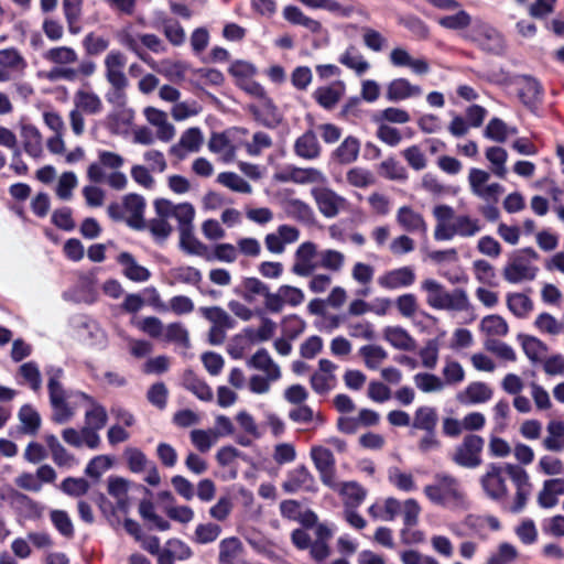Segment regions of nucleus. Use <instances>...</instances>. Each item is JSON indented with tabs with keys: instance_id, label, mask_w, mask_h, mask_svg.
Masks as SVG:
<instances>
[{
	"instance_id": "55",
	"label": "nucleus",
	"mask_w": 564,
	"mask_h": 564,
	"mask_svg": "<svg viewBox=\"0 0 564 564\" xmlns=\"http://www.w3.org/2000/svg\"><path fill=\"white\" fill-rule=\"evenodd\" d=\"M518 133L517 128L508 127L501 119L492 118L485 131L484 135L495 142H505L509 135H514Z\"/></svg>"
},
{
	"instance_id": "64",
	"label": "nucleus",
	"mask_w": 564,
	"mask_h": 564,
	"mask_svg": "<svg viewBox=\"0 0 564 564\" xmlns=\"http://www.w3.org/2000/svg\"><path fill=\"white\" fill-rule=\"evenodd\" d=\"M519 556L518 550L510 543H500L497 551L490 554L485 564H511Z\"/></svg>"
},
{
	"instance_id": "19",
	"label": "nucleus",
	"mask_w": 564,
	"mask_h": 564,
	"mask_svg": "<svg viewBox=\"0 0 564 564\" xmlns=\"http://www.w3.org/2000/svg\"><path fill=\"white\" fill-rule=\"evenodd\" d=\"M305 300L304 292L295 286L283 284L280 285L275 292L271 293L270 302L268 303V312L281 313L285 305L296 307Z\"/></svg>"
},
{
	"instance_id": "17",
	"label": "nucleus",
	"mask_w": 564,
	"mask_h": 564,
	"mask_svg": "<svg viewBox=\"0 0 564 564\" xmlns=\"http://www.w3.org/2000/svg\"><path fill=\"white\" fill-rule=\"evenodd\" d=\"M127 58L120 51H110L104 61L105 77L107 82L118 91L128 87V78L123 72Z\"/></svg>"
},
{
	"instance_id": "33",
	"label": "nucleus",
	"mask_w": 564,
	"mask_h": 564,
	"mask_svg": "<svg viewBox=\"0 0 564 564\" xmlns=\"http://www.w3.org/2000/svg\"><path fill=\"white\" fill-rule=\"evenodd\" d=\"M395 220L399 226L408 232L425 235L427 231V225L422 214L410 206H401L397 210Z\"/></svg>"
},
{
	"instance_id": "22",
	"label": "nucleus",
	"mask_w": 564,
	"mask_h": 564,
	"mask_svg": "<svg viewBox=\"0 0 564 564\" xmlns=\"http://www.w3.org/2000/svg\"><path fill=\"white\" fill-rule=\"evenodd\" d=\"M282 488L288 494H295L301 490L314 492L317 490V484L307 467L301 465L288 473L286 479L282 484Z\"/></svg>"
},
{
	"instance_id": "10",
	"label": "nucleus",
	"mask_w": 564,
	"mask_h": 564,
	"mask_svg": "<svg viewBox=\"0 0 564 564\" xmlns=\"http://www.w3.org/2000/svg\"><path fill=\"white\" fill-rule=\"evenodd\" d=\"M484 447V438L469 434L455 448L452 459L453 462L465 468H476L481 464V451Z\"/></svg>"
},
{
	"instance_id": "21",
	"label": "nucleus",
	"mask_w": 564,
	"mask_h": 564,
	"mask_svg": "<svg viewBox=\"0 0 564 564\" xmlns=\"http://www.w3.org/2000/svg\"><path fill=\"white\" fill-rule=\"evenodd\" d=\"M416 275L414 269L404 265L383 272L377 280L378 285L383 290H399L413 285Z\"/></svg>"
},
{
	"instance_id": "25",
	"label": "nucleus",
	"mask_w": 564,
	"mask_h": 564,
	"mask_svg": "<svg viewBox=\"0 0 564 564\" xmlns=\"http://www.w3.org/2000/svg\"><path fill=\"white\" fill-rule=\"evenodd\" d=\"M143 116L155 128V135L163 142H170L175 135V127L169 121L167 113L155 107H145Z\"/></svg>"
},
{
	"instance_id": "59",
	"label": "nucleus",
	"mask_w": 564,
	"mask_h": 564,
	"mask_svg": "<svg viewBox=\"0 0 564 564\" xmlns=\"http://www.w3.org/2000/svg\"><path fill=\"white\" fill-rule=\"evenodd\" d=\"M507 306L516 316L525 317L533 310V302L524 293L516 292L507 295Z\"/></svg>"
},
{
	"instance_id": "45",
	"label": "nucleus",
	"mask_w": 564,
	"mask_h": 564,
	"mask_svg": "<svg viewBox=\"0 0 564 564\" xmlns=\"http://www.w3.org/2000/svg\"><path fill=\"white\" fill-rule=\"evenodd\" d=\"M44 441L51 452L53 462L58 467L69 468L75 465V457L58 441L54 434H45Z\"/></svg>"
},
{
	"instance_id": "60",
	"label": "nucleus",
	"mask_w": 564,
	"mask_h": 564,
	"mask_svg": "<svg viewBox=\"0 0 564 564\" xmlns=\"http://www.w3.org/2000/svg\"><path fill=\"white\" fill-rule=\"evenodd\" d=\"M437 413L434 408L420 406L414 414L413 427L433 432L437 425Z\"/></svg>"
},
{
	"instance_id": "62",
	"label": "nucleus",
	"mask_w": 564,
	"mask_h": 564,
	"mask_svg": "<svg viewBox=\"0 0 564 564\" xmlns=\"http://www.w3.org/2000/svg\"><path fill=\"white\" fill-rule=\"evenodd\" d=\"M480 330L488 336H506L509 332V326L506 319L499 315H488L480 322Z\"/></svg>"
},
{
	"instance_id": "15",
	"label": "nucleus",
	"mask_w": 564,
	"mask_h": 564,
	"mask_svg": "<svg viewBox=\"0 0 564 564\" xmlns=\"http://www.w3.org/2000/svg\"><path fill=\"white\" fill-rule=\"evenodd\" d=\"M506 474L510 477L517 492L512 505L509 507L510 511L518 513L525 507L531 491V484L528 473L519 465L505 464Z\"/></svg>"
},
{
	"instance_id": "7",
	"label": "nucleus",
	"mask_w": 564,
	"mask_h": 564,
	"mask_svg": "<svg viewBox=\"0 0 564 564\" xmlns=\"http://www.w3.org/2000/svg\"><path fill=\"white\" fill-rule=\"evenodd\" d=\"M538 259L539 254L532 248L513 251L502 268V278L511 284L533 281L539 272Z\"/></svg>"
},
{
	"instance_id": "14",
	"label": "nucleus",
	"mask_w": 564,
	"mask_h": 564,
	"mask_svg": "<svg viewBox=\"0 0 564 564\" xmlns=\"http://www.w3.org/2000/svg\"><path fill=\"white\" fill-rule=\"evenodd\" d=\"M310 457L319 474L322 482L329 488H336V462L332 451L323 445H314L311 447Z\"/></svg>"
},
{
	"instance_id": "23",
	"label": "nucleus",
	"mask_w": 564,
	"mask_h": 564,
	"mask_svg": "<svg viewBox=\"0 0 564 564\" xmlns=\"http://www.w3.org/2000/svg\"><path fill=\"white\" fill-rule=\"evenodd\" d=\"M238 130H229L223 133H213L208 141L210 152L217 154L224 162H231L236 156V134Z\"/></svg>"
},
{
	"instance_id": "57",
	"label": "nucleus",
	"mask_w": 564,
	"mask_h": 564,
	"mask_svg": "<svg viewBox=\"0 0 564 564\" xmlns=\"http://www.w3.org/2000/svg\"><path fill=\"white\" fill-rule=\"evenodd\" d=\"M220 433L216 430H193L191 441L202 453H207L218 441Z\"/></svg>"
},
{
	"instance_id": "46",
	"label": "nucleus",
	"mask_w": 564,
	"mask_h": 564,
	"mask_svg": "<svg viewBox=\"0 0 564 564\" xmlns=\"http://www.w3.org/2000/svg\"><path fill=\"white\" fill-rule=\"evenodd\" d=\"M118 262L123 268V274L131 281L144 282L150 278V271L140 265L129 252H122L118 256Z\"/></svg>"
},
{
	"instance_id": "37",
	"label": "nucleus",
	"mask_w": 564,
	"mask_h": 564,
	"mask_svg": "<svg viewBox=\"0 0 564 564\" xmlns=\"http://www.w3.org/2000/svg\"><path fill=\"white\" fill-rule=\"evenodd\" d=\"M282 15L289 23L303 26L313 34H319L323 31V25L319 21L306 15L303 10L296 6L290 4L284 7Z\"/></svg>"
},
{
	"instance_id": "61",
	"label": "nucleus",
	"mask_w": 564,
	"mask_h": 564,
	"mask_svg": "<svg viewBox=\"0 0 564 564\" xmlns=\"http://www.w3.org/2000/svg\"><path fill=\"white\" fill-rule=\"evenodd\" d=\"M221 528L216 523H199L195 528L192 541L197 544H209L215 542L219 538Z\"/></svg>"
},
{
	"instance_id": "13",
	"label": "nucleus",
	"mask_w": 564,
	"mask_h": 564,
	"mask_svg": "<svg viewBox=\"0 0 564 564\" xmlns=\"http://www.w3.org/2000/svg\"><path fill=\"white\" fill-rule=\"evenodd\" d=\"M154 208L158 215L175 218L178 223V231L193 228L195 208L191 203L174 204L162 198L155 200Z\"/></svg>"
},
{
	"instance_id": "54",
	"label": "nucleus",
	"mask_w": 564,
	"mask_h": 564,
	"mask_svg": "<svg viewBox=\"0 0 564 564\" xmlns=\"http://www.w3.org/2000/svg\"><path fill=\"white\" fill-rule=\"evenodd\" d=\"M359 355L368 369L377 370L388 358V351L375 344L360 347Z\"/></svg>"
},
{
	"instance_id": "50",
	"label": "nucleus",
	"mask_w": 564,
	"mask_h": 564,
	"mask_svg": "<svg viewBox=\"0 0 564 564\" xmlns=\"http://www.w3.org/2000/svg\"><path fill=\"white\" fill-rule=\"evenodd\" d=\"M295 153L306 160H314L321 153V147L316 135L312 131L301 135L294 144Z\"/></svg>"
},
{
	"instance_id": "51",
	"label": "nucleus",
	"mask_w": 564,
	"mask_h": 564,
	"mask_svg": "<svg viewBox=\"0 0 564 564\" xmlns=\"http://www.w3.org/2000/svg\"><path fill=\"white\" fill-rule=\"evenodd\" d=\"M547 435L542 442L543 447L550 452H562V441L564 438V422L561 420H551L546 425Z\"/></svg>"
},
{
	"instance_id": "3",
	"label": "nucleus",
	"mask_w": 564,
	"mask_h": 564,
	"mask_svg": "<svg viewBox=\"0 0 564 564\" xmlns=\"http://www.w3.org/2000/svg\"><path fill=\"white\" fill-rule=\"evenodd\" d=\"M423 492L432 503L449 510H466L469 507L459 480L449 474H436L434 481L426 485Z\"/></svg>"
},
{
	"instance_id": "2",
	"label": "nucleus",
	"mask_w": 564,
	"mask_h": 564,
	"mask_svg": "<svg viewBox=\"0 0 564 564\" xmlns=\"http://www.w3.org/2000/svg\"><path fill=\"white\" fill-rule=\"evenodd\" d=\"M436 220L434 239L448 241L454 237L473 238L481 232L482 224L477 217L468 214H456L452 206L441 204L433 208Z\"/></svg>"
},
{
	"instance_id": "53",
	"label": "nucleus",
	"mask_w": 564,
	"mask_h": 564,
	"mask_svg": "<svg viewBox=\"0 0 564 564\" xmlns=\"http://www.w3.org/2000/svg\"><path fill=\"white\" fill-rule=\"evenodd\" d=\"M485 156L490 163V169L494 175L499 178H505L508 173L506 166L508 160L507 151L501 147H489L485 151Z\"/></svg>"
},
{
	"instance_id": "43",
	"label": "nucleus",
	"mask_w": 564,
	"mask_h": 564,
	"mask_svg": "<svg viewBox=\"0 0 564 564\" xmlns=\"http://www.w3.org/2000/svg\"><path fill=\"white\" fill-rule=\"evenodd\" d=\"M43 57L46 62L53 64L52 68L73 67L77 63L78 54L69 46H55L47 50Z\"/></svg>"
},
{
	"instance_id": "11",
	"label": "nucleus",
	"mask_w": 564,
	"mask_h": 564,
	"mask_svg": "<svg viewBox=\"0 0 564 564\" xmlns=\"http://www.w3.org/2000/svg\"><path fill=\"white\" fill-rule=\"evenodd\" d=\"M324 185L325 184L312 187L311 195L318 212L326 218H334L345 209L347 200L345 197Z\"/></svg>"
},
{
	"instance_id": "6",
	"label": "nucleus",
	"mask_w": 564,
	"mask_h": 564,
	"mask_svg": "<svg viewBox=\"0 0 564 564\" xmlns=\"http://www.w3.org/2000/svg\"><path fill=\"white\" fill-rule=\"evenodd\" d=\"M247 367L259 371L249 378L248 387L252 393L265 394L271 384L282 377L281 367L273 360L267 349H258L248 360Z\"/></svg>"
},
{
	"instance_id": "1",
	"label": "nucleus",
	"mask_w": 564,
	"mask_h": 564,
	"mask_svg": "<svg viewBox=\"0 0 564 564\" xmlns=\"http://www.w3.org/2000/svg\"><path fill=\"white\" fill-rule=\"evenodd\" d=\"M46 373L48 376L47 386L50 401L53 406V420L56 423L64 424L68 422L75 414V408L85 403L88 405L85 412V424L98 431L105 427L108 415L104 406L83 392H66L59 382L63 375L61 368L50 367Z\"/></svg>"
},
{
	"instance_id": "36",
	"label": "nucleus",
	"mask_w": 564,
	"mask_h": 564,
	"mask_svg": "<svg viewBox=\"0 0 564 564\" xmlns=\"http://www.w3.org/2000/svg\"><path fill=\"white\" fill-rule=\"evenodd\" d=\"M382 337L393 348L399 350L412 351L416 347L415 339L410 335V333L405 328L401 326L384 327L382 329Z\"/></svg>"
},
{
	"instance_id": "28",
	"label": "nucleus",
	"mask_w": 564,
	"mask_h": 564,
	"mask_svg": "<svg viewBox=\"0 0 564 564\" xmlns=\"http://www.w3.org/2000/svg\"><path fill=\"white\" fill-rule=\"evenodd\" d=\"M389 61L394 67H409L416 75L430 72V64L424 57L415 58L401 46L391 50Z\"/></svg>"
},
{
	"instance_id": "35",
	"label": "nucleus",
	"mask_w": 564,
	"mask_h": 564,
	"mask_svg": "<svg viewBox=\"0 0 564 564\" xmlns=\"http://www.w3.org/2000/svg\"><path fill=\"white\" fill-rule=\"evenodd\" d=\"M421 94V87L411 84L406 78H395L391 80L386 90L387 99L392 102L419 97Z\"/></svg>"
},
{
	"instance_id": "56",
	"label": "nucleus",
	"mask_w": 564,
	"mask_h": 564,
	"mask_svg": "<svg viewBox=\"0 0 564 564\" xmlns=\"http://www.w3.org/2000/svg\"><path fill=\"white\" fill-rule=\"evenodd\" d=\"M217 182L227 187L228 189L240 193L251 194L252 186L243 180L240 175L234 172H221L217 175Z\"/></svg>"
},
{
	"instance_id": "58",
	"label": "nucleus",
	"mask_w": 564,
	"mask_h": 564,
	"mask_svg": "<svg viewBox=\"0 0 564 564\" xmlns=\"http://www.w3.org/2000/svg\"><path fill=\"white\" fill-rule=\"evenodd\" d=\"M521 346L527 357L532 361L542 360L547 352V346L534 336L524 335L520 337Z\"/></svg>"
},
{
	"instance_id": "9",
	"label": "nucleus",
	"mask_w": 564,
	"mask_h": 564,
	"mask_svg": "<svg viewBox=\"0 0 564 564\" xmlns=\"http://www.w3.org/2000/svg\"><path fill=\"white\" fill-rule=\"evenodd\" d=\"M489 172L471 167L468 172V184L473 195L485 202L497 203L503 193V187L499 183H489Z\"/></svg>"
},
{
	"instance_id": "24",
	"label": "nucleus",
	"mask_w": 564,
	"mask_h": 564,
	"mask_svg": "<svg viewBox=\"0 0 564 564\" xmlns=\"http://www.w3.org/2000/svg\"><path fill=\"white\" fill-rule=\"evenodd\" d=\"M505 465H489L486 474L481 477V486L485 492L492 499L498 500L507 495V484L503 478Z\"/></svg>"
},
{
	"instance_id": "63",
	"label": "nucleus",
	"mask_w": 564,
	"mask_h": 564,
	"mask_svg": "<svg viewBox=\"0 0 564 564\" xmlns=\"http://www.w3.org/2000/svg\"><path fill=\"white\" fill-rule=\"evenodd\" d=\"M359 150V141L354 137H348L336 149L335 156L340 163L348 164L357 160Z\"/></svg>"
},
{
	"instance_id": "31",
	"label": "nucleus",
	"mask_w": 564,
	"mask_h": 564,
	"mask_svg": "<svg viewBox=\"0 0 564 564\" xmlns=\"http://www.w3.org/2000/svg\"><path fill=\"white\" fill-rule=\"evenodd\" d=\"M74 108L86 115H99L104 109L101 98L93 91L87 85L77 89L74 94Z\"/></svg>"
},
{
	"instance_id": "47",
	"label": "nucleus",
	"mask_w": 564,
	"mask_h": 564,
	"mask_svg": "<svg viewBox=\"0 0 564 564\" xmlns=\"http://www.w3.org/2000/svg\"><path fill=\"white\" fill-rule=\"evenodd\" d=\"M18 419L20 422V431L26 435H36L41 424L42 419L40 413L30 404H24L21 406L18 413Z\"/></svg>"
},
{
	"instance_id": "38",
	"label": "nucleus",
	"mask_w": 564,
	"mask_h": 564,
	"mask_svg": "<svg viewBox=\"0 0 564 564\" xmlns=\"http://www.w3.org/2000/svg\"><path fill=\"white\" fill-rule=\"evenodd\" d=\"M564 495V478H550L544 480L538 495V503L542 508H553L558 502V496Z\"/></svg>"
},
{
	"instance_id": "18",
	"label": "nucleus",
	"mask_w": 564,
	"mask_h": 564,
	"mask_svg": "<svg viewBox=\"0 0 564 564\" xmlns=\"http://www.w3.org/2000/svg\"><path fill=\"white\" fill-rule=\"evenodd\" d=\"M124 164V159L112 151L99 150L98 161L93 162L87 169V176L95 183L104 182L106 178L105 170L112 172L120 170Z\"/></svg>"
},
{
	"instance_id": "16",
	"label": "nucleus",
	"mask_w": 564,
	"mask_h": 564,
	"mask_svg": "<svg viewBox=\"0 0 564 564\" xmlns=\"http://www.w3.org/2000/svg\"><path fill=\"white\" fill-rule=\"evenodd\" d=\"M28 62L15 47L0 50V84L10 82L14 76H23Z\"/></svg>"
},
{
	"instance_id": "48",
	"label": "nucleus",
	"mask_w": 564,
	"mask_h": 564,
	"mask_svg": "<svg viewBox=\"0 0 564 564\" xmlns=\"http://www.w3.org/2000/svg\"><path fill=\"white\" fill-rule=\"evenodd\" d=\"M129 489L130 481L122 477H110L108 479V494L116 500L117 508L123 512L129 508Z\"/></svg>"
},
{
	"instance_id": "30",
	"label": "nucleus",
	"mask_w": 564,
	"mask_h": 564,
	"mask_svg": "<svg viewBox=\"0 0 564 564\" xmlns=\"http://www.w3.org/2000/svg\"><path fill=\"white\" fill-rule=\"evenodd\" d=\"M336 365L328 359H321L318 370L311 377V387L317 393H325L335 386Z\"/></svg>"
},
{
	"instance_id": "42",
	"label": "nucleus",
	"mask_w": 564,
	"mask_h": 564,
	"mask_svg": "<svg viewBox=\"0 0 564 564\" xmlns=\"http://www.w3.org/2000/svg\"><path fill=\"white\" fill-rule=\"evenodd\" d=\"M243 545L238 538H226L219 543V564H240Z\"/></svg>"
},
{
	"instance_id": "20",
	"label": "nucleus",
	"mask_w": 564,
	"mask_h": 564,
	"mask_svg": "<svg viewBox=\"0 0 564 564\" xmlns=\"http://www.w3.org/2000/svg\"><path fill=\"white\" fill-rule=\"evenodd\" d=\"M317 246L312 241L302 242L294 253L292 272L300 276L312 275L318 268L315 258L318 256Z\"/></svg>"
},
{
	"instance_id": "4",
	"label": "nucleus",
	"mask_w": 564,
	"mask_h": 564,
	"mask_svg": "<svg viewBox=\"0 0 564 564\" xmlns=\"http://www.w3.org/2000/svg\"><path fill=\"white\" fill-rule=\"evenodd\" d=\"M116 39L119 44L133 52L151 68H155V61L144 52L143 47L154 54H164L167 52V45L161 37L152 33H140L133 24H127L118 30L116 32Z\"/></svg>"
},
{
	"instance_id": "52",
	"label": "nucleus",
	"mask_w": 564,
	"mask_h": 564,
	"mask_svg": "<svg viewBox=\"0 0 564 564\" xmlns=\"http://www.w3.org/2000/svg\"><path fill=\"white\" fill-rule=\"evenodd\" d=\"M180 248L192 256L206 258L208 246L198 240L194 234L193 228L180 231Z\"/></svg>"
},
{
	"instance_id": "39",
	"label": "nucleus",
	"mask_w": 564,
	"mask_h": 564,
	"mask_svg": "<svg viewBox=\"0 0 564 564\" xmlns=\"http://www.w3.org/2000/svg\"><path fill=\"white\" fill-rule=\"evenodd\" d=\"M338 62L352 70L357 76H362L370 69V63L366 59L360 50L355 45H349L339 55Z\"/></svg>"
},
{
	"instance_id": "44",
	"label": "nucleus",
	"mask_w": 564,
	"mask_h": 564,
	"mask_svg": "<svg viewBox=\"0 0 564 564\" xmlns=\"http://www.w3.org/2000/svg\"><path fill=\"white\" fill-rule=\"evenodd\" d=\"M492 398L491 388L484 382H471L457 395L459 402L465 404L485 403Z\"/></svg>"
},
{
	"instance_id": "5",
	"label": "nucleus",
	"mask_w": 564,
	"mask_h": 564,
	"mask_svg": "<svg viewBox=\"0 0 564 564\" xmlns=\"http://www.w3.org/2000/svg\"><path fill=\"white\" fill-rule=\"evenodd\" d=\"M421 290L426 293V303L434 310L453 312H467L471 308L468 294L463 289L447 291L435 279H425L421 283Z\"/></svg>"
},
{
	"instance_id": "27",
	"label": "nucleus",
	"mask_w": 564,
	"mask_h": 564,
	"mask_svg": "<svg viewBox=\"0 0 564 564\" xmlns=\"http://www.w3.org/2000/svg\"><path fill=\"white\" fill-rule=\"evenodd\" d=\"M203 142L204 135L202 130L197 127L188 128L181 134L177 143L172 145L171 154L178 159H184L189 153L198 152Z\"/></svg>"
},
{
	"instance_id": "26",
	"label": "nucleus",
	"mask_w": 564,
	"mask_h": 564,
	"mask_svg": "<svg viewBox=\"0 0 564 564\" xmlns=\"http://www.w3.org/2000/svg\"><path fill=\"white\" fill-rule=\"evenodd\" d=\"M96 63L93 61H82L78 67L51 68L46 72L45 78L50 82L67 80L75 82L80 76L90 77L96 72Z\"/></svg>"
},
{
	"instance_id": "34",
	"label": "nucleus",
	"mask_w": 564,
	"mask_h": 564,
	"mask_svg": "<svg viewBox=\"0 0 564 564\" xmlns=\"http://www.w3.org/2000/svg\"><path fill=\"white\" fill-rule=\"evenodd\" d=\"M20 137L24 152L33 159H40L43 155V138L40 130L30 123L21 126Z\"/></svg>"
},
{
	"instance_id": "49",
	"label": "nucleus",
	"mask_w": 564,
	"mask_h": 564,
	"mask_svg": "<svg viewBox=\"0 0 564 564\" xmlns=\"http://www.w3.org/2000/svg\"><path fill=\"white\" fill-rule=\"evenodd\" d=\"M242 297L251 303L254 301L256 295L263 296L264 308L268 311V303L270 302L271 291L270 288L258 278H246L242 281Z\"/></svg>"
},
{
	"instance_id": "8",
	"label": "nucleus",
	"mask_w": 564,
	"mask_h": 564,
	"mask_svg": "<svg viewBox=\"0 0 564 564\" xmlns=\"http://www.w3.org/2000/svg\"><path fill=\"white\" fill-rule=\"evenodd\" d=\"M145 199L138 194L126 195L121 203H113L108 206V215L111 219L123 221L133 229L145 228L144 210Z\"/></svg>"
},
{
	"instance_id": "41",
	"label": "nucleus",
	"mask_w": 564,
	"mask_h": 564,
	"mask_svg": "<svg viewBox=\"0 0 564 564\" xmlns=\"http://www.w3.org/2000/svg\"><path fill=\"white\" fill-rule=\"evenodd\" d=\"M333 489L339 492L347 508H357L367 496V490L356 481H336V488Z\"/></svg>"
},
{
	"instance_id": "12",
	"label": "nucleus",
	"mask_w": 564,
	"mask_h": 564,
	"mask_svg": "<svg viewBox=\"0 0 564 564\" xmlns=\"http://www.w3.org/2000/svg\"><path fill=\"white\" fill-rule=\"evenodd\" d=\"M469 37L482 50L492 54H501L505 51L503 36L488 23L476 22L469 32Z\"/></svg>"
},
{
	"instance_id": "32",
	"label": "nucleus",
	"mask_w": 564,
	"mask_h": 564,
	"mask_svg": "<svg viewBox=\"0 0 564 564\" xmlns=\"http://www.w3.org/2000/svg\"><path fill=\"white\" fill-rule=\"evenodd\" d=\"M346 90V85L341 80H336L327 86H322L313 91L314 100L324 109H333L341 99Z\"/></svg>"
},
{
	"instance_id": "40",
	"label": "nucleus",
	"mask_w": 564,
	"mask_h": 564,
	"mask_svg": "<svg viewBox=\"0 0 564 564\" xmlns=\"http://www.w3.org/2000/svg\"><path fill=\"white\" fill-rule=\"evenodd\" d=\"M135 111L129 107H120L107 117L108 128L115 134H124L134 122Z\"/></svg>"
},
{
	"instance_id": "29",
	"label": "nucleus",
	"mask_w": 564,
	"mask_h": 564,
	"mask_svg": "<svg viewBox=\"0 0 564 564\" xmlns=\"http://www.w3.org/2000/svg\"><path fill=\"white\" fill-rule=\"evenodd\" d=\"M279 178L284 182H293L295 184H318L323 185L327 183L326 175L318 169L315 167H289L286 169Z\"/></svg>"
}]
</instances>
